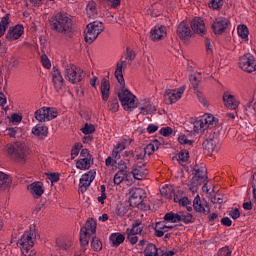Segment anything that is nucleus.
<instances>
[{"label":"nucleus","instance_id":"1","mask_svg":"<svg viewBox=\"0 0 256 256\" xmlns=\"http://www.w3.org/2000/svg\"><path fill=\"white\" fill-rule=\"evenodd\" d=\"M50 28L56 33H71L73 20L65 13H57L50 18Z\"/></svg>","mask_w":256,"mask_h":256},{"label":"nucleus","instance_id":"2","mask_svg":"<svg viewBox=\"0 0 256 256\" xmlns=\"http://www.w3.org/2000/svg\"><path fill=\"white\" fill-rule=\"evenodd\" d=\"M219 120L213 116V114H204L203 116L192 120L191 125L194 133L197 135H203L207 129H213L217 127Z\"/></svg>","mask_w":256,"mask_h":256},{"label":"nucleus","instance_id":"3","mask_svg":"<svg viewBox=\"0 0 256 256\" xmlns=\"http://www.w3.org/2000/svg\"><path fill=\"white\" fill-rule=\"evenodd\" d=\"M8 155H11L18 163H27V157L31 155V148L24 142H14L6 146Z\"/></svg>","mask_w":256,"mask_h":256},{"label":"nucleus","instance_id":"4","mask_svg":"<svg viewBox=\"0 0 256 256\" xmlns=\"http://www.w3.org/2000/svg\"><path fill=\"white\" fill-rule=\"evenodd\" d=\"M118 98L124 111H133V109H137V96H135L129 89L122 87L118 91Z\"/></svg>","mask_w":256,"mask_h":256},{"label":"nucleus","instance_id":"5","mask_svg":"<svg viewBox=\"0 0 256 256\" xmlns=\"http://www.w3.org/2000/svg\"><path fill=\"white\" fill-rule=\"evenodd\" d=\"M35 239H37V232L35 229L26 230L18 239L17 247L21 249L22 253H29L35 245Z\"/></svg>","mask_w":256,"mask_h":256},{"label":"nucleus","instance_id":"6","mask_svg":"<svg viewBox=\"0 0 256 256\" xmlns=\"http://www.w3.org/2000/svg\"><path fill=\"white\" fill-rule=\"evenodd\" d=\"M95 233H97V223L93 219H88L80 230V244L82 247L89 245L91 235H95Z\"/></svg>","mask_w":256,"mask_h":256},{"label":"nucleus","instance_id":"7","mask_svg":"<svg viewBox=\"0 0 256 256\" xmlns=\"http://www.w3.org/2000/svg\"><path fill=\"white\" fill-rule=\"evenodd\" d=\"M103 32V23L99 21L92 22L87 25L84 33H85V41L86 43H93L97 37H99L100 33Z\"/></svg>","mask_w":256,"mask_h":256},{"label":"nucleus","instance_id":"8","mask_svg":"<svg viewBox=\"0 0 256 256\" xmlns=\"http://www.w3.org/2000/svg\"><path fill=\"white\" fill-rule=\"evenodd\" d=\"M83 70L77 67L75 64H67L64 68V77L69 83L75 85L82 79Z\"/></svg>","mask_w":256,"mask_h":256},{"label":"nucleus","instance_id":"9","mask_svg":"<svg viewBox=\"0 0 256 256\" xmlns=\"http://www.w3.org/2000/svg\"><path fill=\"white\" fill-rule=\"evenodd\" d=\"M59 112L55 108L42 107L35 111V119L40 123H46V121H53L57 119Z\"/></svg>","mask_w":256,"mask_h":256},{"label":"nucleus","instance_id":"10","mask_svg":"<svg viewBox=\"0 0 256 256\" xmlns=\"http://www.w3.org/2000/svg\"><path fill=\"white\" fill-rule=\"evenodd\" d=\"M238 67L245 73H255L256 59L255 56L248 53L239 58Z\"/></svg>","mask_w":256,"mask_h":256},{"label":"nucleus","instance_id":"11","mask_svg":"<svg viewBox=\"0 0 256 256\" xmlns=\"http://www.w3.org/2000/svg\"><path fill=\"white\" fill-rule=\"evenodd\" d=\"M183 93H185V86L176 89H167L164 94L165 101L168 105H173V103H177L181 97H183Z\"/></svg>","mask_w":256,"mask_h":256},{"label":"nucleus","instance_id":"12","mask_svg":"<svg viewBox=\"0 0 256 256\" xmlns=\"http://www.w3.org/2000/svg\"><path fill=\"white\" fill-rule=\"evenodd\" d=\"M230 24L231 22L229 19L225 17H217L211 25L212 31L215 35H221L227 31V27H229Z\"/></svg>","mask_w":256,"mask_h":256},{"label":"nucleus","instance_id":"13","mask_svg":"<svg viewBox=\"0 0 256 256\" xmlns=\"http://www.w3.org/2000/svg\"><path fill=\"white\" fill-rule=\"evenodd\" d=\"M222 101L226 109H230V111H236V109H239V105H241L239 98L231 92H224Z\"/></svg>","mask_w":256,"mask_h":256},{"label":"nucleus","instance_id":"14","mask_svg":"<svg viewBox=\"0 0 256 256\" xmlns=\"http://www.w3.org/2000/svg\"><path fill=\"white\" fill-rule=\"evenodd\" d=\"M143 199H145V190L143 188H131L129 190V201L133 207L141 205Z\"/></svg>","mask_w":256,"mask_h":256},{"label":"nucleus","instance_id":"15","mask_svg":"<svg viewBox=\"0 0 256 256\" xmlns=\"http://www.w3.org/2000/svg\"><path fill=\"white\" fill-rule=\"evenodd\" d=\"M132 141L133 140H131V138L126 137L123 138L120 142H118L112 150V158L115 159L116 161H119V159H121V153L125 151L127 146L131 145Z\"/></svg>","mask_w":256,"mask_h":256},{"label":"nucleus","instance_id":"16","mask_svg":"<svg viewBox=\"0 0 256 256\" xmlns=\"http://www.w3.org/2000/svg\"><path fill=\"white\" fill-rule=\"evenodd\" d=\"M138 110L140 111V115H153L157 111V108H155L151 100L143 99L139 103Z\"/></svg>","mask_w":256,"mask_h":256},{"label":"nucleus","instance_id":"17","mask_svg":"<svg viewBox=\"0 0 256 256\" xmlns=\"http://www.w3.org/2000/svg\"><path fill=\"white\" fill-rule=\"evenodd\" d=\"M127 179V163L121 160L119 162V171L114 175L115 185H121Z\"/></svg>","mask_w":256,"mask_h":256},{"label":"nucleus","instance_id":"18","mask_svg":"<svg viewBox=\"0 0 256 256\" xmlns=\"http://www.w3.org/2000/svg\"><path fill=\"white\" fill-rule=\"evenodd\" d=\"M191 29L197 35H205L207 33V27L205 26V21L200 17H195L191 21Z\"/></svg>","mask_w":256,"mask_h":256},{"label":"nucleus","instance_id":"19","mask_svg":"<svg viewBox=\"0 0 256 256\" xmlns=\"http://www.w3.org/2000/svg\"><path fill=\"white\" fill-rule=\"evenodd\" d=\"M23 33H25V28L23 27V25H16L8 30L6 34V39L8 41H17V39L21 38Z\"/></svg>","mask_w":256,"mask_h":256},{"label":"nucleus","instance_id":"20","mask_svg":"<svg viewBox=\"0 0 256 256\" xmlns=\"http://www.w3.org/2000/svg\"><path fill=\"white\" fill-rule=\"evenodd\" d=\"M30 195L34 197V199H39L45 193V187L43 186V182H34L27 187Z\"/></svg>","mask_w":256,"mask_h":256},{"label":"nucleus","instance_id":"21","mask_svg":"<svg viewBox=\"0 0 256 256\" xmlns=\"http://www.w3.org/2000/svg\"><path fill=\"white\" fill-rule=\"evenodd\" d=\"M131 175L137 181H141L145 179L147 175H149V170L145 168V164H143L142 166L139 164H136L132 168Z\"/></svg>","mask_w":256,"mask_h":256},{"label":"nucleus","instance_id":"22","mask_svg":"<svg viewBox=\"0 0 256 256\" xmlns=\"http://www.w3.org/2000/svg\"><path fill=\"white\" fill-rule=\"evenodd\" d=\"M95 175H97V173L95 172V170H90L87 173L83 174L80 178V189H86L89 188L91 186V183H93V181L95 180Z\"/></svg>","mask_w":256,"mask_h":256},{"label":"nucleus","instance_id":"23","mask_svg":"<svg viewBox=\"0 0 256 256\" xmlns=\"http://www.w3.org/2000/svg\"><path fill=\"white\" fill-rule=\"evenodd\" d=\"M150 37L152 41H162L167 37V27L165 26H155L150 31Z\"/></svg>","mask_w":256,"mask_h":256},{"label":"nucleus","instance_id":"24","mask_svg":"<svg viewBox=\"0 0 256 256\" xmlns=\"http://www.w3.org/2000/svg\"><path fill=\"white\" fill-rule=\"evenodd\" d=\"M177 36L181 41H187L188 39H191V28L189 27V24L187 22L182 21L177 29Z\"/></svg>","mask_w":256,"mask_h":256},{"label":"nucleus","instance_id":"25","mask_svg":"<svg viewBox=\"0 0 256 256\" xmlns=\"http://www.w3.org/2000/svg\"><path fill=\"white\" fill-rule=\"evenodd\" d=\"M100 93L102 101H109L111 96V82L107 78H103L100 83Z\"/></svg>","mask_w":256,"mask_h":256},{"label":"nucleus","instance_id":"26","mask_svg":"<svg viewBox=\"0 0 256 256\" xmlns=\"http://www.w3.org/2000/svg\"><path fill=\"white\" fill-rule=\"evenodd\" d=\"M193 207L198 213H209V204L207 201L201 200L199 195L194 198Z\"/></svg>","mask_w":256,"mask_h":256},{"label":"nucleus","instance_id":"27","mask_svg":"<svg viewBox=\"0 0 256 256\" xmlns=\"http://www.w3.org/2000/svg\"><path fill=\"white\" fill-rule=\"evenodd\" d=\"M52 82L56 91H61V89H63V76L57 67H54L52 70Z\"/></svg>","mask_w":256,"mask_h":256},{"label":"nucleus","instance_id":"28","mask_svg":"<svg viewBox=\"0 0 256 256\" xmlns=\"http://www.w3.org/2000/svg\"><path fill=\"white\" fill-rule=\"evenodd\" d=\"M173 229V225L167 223V221L157 222L155 226L156 237H163L167 231Z\"/></svg>","mask_w":256,"mask_h":256},{"label":"nucleus","instance_id":"29","mask_svg":"<svg viewBox=\"0 0 256 256\" xmlns=\"http://www.w3.org/2000/svg\"><path fill=\"white\" fill-rule=\"evenodd\" d=\"M123 67H125V61L118 62L114 72L115 78L122 86L125 85V78H123Z\"/></svg>","mask_w":256,"mask_h":256},{"label":"nucleus","instance_id":"30","mask_svg":"<svg viewBox=\"0 0 256 256\" xmlns=\"http://www.w3.org/2000/svg\"><path fill=\"white\" fill-rule=\"evenodd\" d=\"M49 133V128L45 126V124L40 123L32 128V134L36 135V137H47Z\"/></svg>","mask_w":256,"mask_h":256},{"label":"nucleus","instance_id":"31","mask_svg":"<svg viewBox=\"0 0 256 256\" xmlns=\"http://www.w3.org/2000/svg\"><path fill=\"white\" fill-rule=\"evenodd\" d=\"M237 33L240 39H242L243 43L249 42V28H247V25H244V24L238 25Z\"/></svg>","mask_w":256,"mask_h":256},{"label":"nucleus","instance_id":"32","mask_svg":"<svg viewBox=\"0 0 256 256\" xmlns=\"http://www.w3.org/2000/svg\"><path fill=\"white\" fill-rule=\"evenodd\" d=\"M85 13L90 19L97 17V4L94 1H89L86 5Z\"/></svg>","mask_w":256,"mask_h":256},{"label":"nucleus","instance_id":"33","mask_svg":"<svg viewBox=\"0 0 256 256\" xmlns=\"http://www.w3.org/2000/svg\"><path fill=\"white\" fill-rule=\"evenodd\" d=\"M193 179H194V181H198V182L196 183V185L190 187V191H192V193H196L197 185L201 184V182H199V181H205V179H207V172L198 170Z\"/></svg>","mask_w":256,"mask_h":256},{"label":"nucleus","instance_id":"34","mask_svg":"<svg viewBox=\"0 0 256 256\" xmlns=\"http://www.w3.org/2000/svg\"><path fill=\"white\" fill-rule=\"evenodd\" d=\"M12 183L13 179L11 178V176L0 172V189H9Z\"/></svg>","mask_w":256,"mask_h":256},{"label":"nucleus","instance_id":"35","mask_svg":"<svg viewBox=\"0 0 256 256\" xmlns=\"http://www.w3.org/2000/svg\"><path fill=\"white\" fill-rule=\"evenodd\" d=\"M245 113L250 119L256 117V102L254 100H250L246 104Z\"/></svg>","mask_w":256,"mask_h":256},{"label":"nucleus","instance_id":"36","mask_svg":"<svg viewBox=\"0 0 256 256\" xmlns=\"http://www.w3.org/2000/svg\"><path fill=\"white\" fill-rule=\"evenodd\" d=\"M143 254L144 256H159V248L153 243H148Z\"/></svg>","mask_w":256,"mask_h":256},{"label":"nucleus","instance_id":"37","mask_svg":"<svg viewBox=\"0 0 256 256\" xmlns=\"http://www.w3.org/2000/svg\"><path fill=\"white\" fill-rule=\"evenodd\" d=\"M203 148L204 151H206L208 154L215 153V149H217V143L215 140H206L203 142Z\"/></svg>","mask_w":256,"mask_h":256},{"label":"nucleus","instance_id":"38","mask_svg":"<svg viewBox=\"0 0 256 256\" xmlns=\"http://www.w3.org/2000/svg\"><path fill=\"white\" fill-rule=\"evenodd\" d=\"M157 149H159V141L155 140L154 142L148 144L143 151L149 157L150 155H153Z\"/></svg>","mask_w":256,"mask_h":256},{"label":"nucleus","instance_id":"39","mask_svg":"<svg viewBox=\"0 0 256 256\" xmlns=\"http://www.w3.org/2000/svg\"><path fill=\"white\" fill-rule=\"evenodd\" d=\"M110 241L113 244V247H119V245L125 241V236H123V234L114 233L111 234Z\"/></svg>","mask_w":256,"mask_h":256},{"label":"nucleus","instance_id":"40","mask_svg":"<svg viewBox=\"0 0 256 256\" xmlns=\"http://www.w3.org/2000/svg\"><path fill=\"white\" fill-rule=\"evenodd\" d=\"M77 169L81 171H85L91 167V159L89 158H81L76 162Z\"/></svg>","mask_w":256,"mask_h":256},{"label":"nucleus","instance_id":"41","mask_svg":"<svg viewBox=\"0 0 256 256\" xmlns=\"http://www.w3.org/2000/svg\"><path fill=\"white\" fill-rule=\"evenodd\" d=\"M173 186L166 184L160 189V194L162 197H165L166 199H171L173 197Z\"/></svg>","mask_w":256,"mask_h":256},{"label":"nucleus","instance_id":"42","mask_svg":"<svg viewBox=\"0 0 256 256\" xmlns=\"http://www.w3.org/2000/svg\"><path fill=\"white\" fill-rule=\"evenodd\" d=\"M180 216L179 213L169 212L164 215V221L169 225V223H179Z\"/></svg>","mask_w":256,"mask_h":256},{"label":"nucleus","instance_id":"43","mask_svg":"<svg viewBox=\"0 0 256 256\" xmlns=\"http://www.w3.org/2000/svg\"><path fill=\"white\" fill-rule=\"evenodd\" d=\"M143 231V224L141 223V221H136L133 225L131 229H127L126 233H131L133 235H139V233H141Z\"/></svg>","mask_w":256,"mask_h":256},{"label":"nucleus","instance_id":"44","mask_svg":"<svg viewBox=\"0 0 256 256\" xmlns=\"http://www.w3.org/2000/svg\"><path fill=\"white\" fill-rule=\"evenodd\" d=\"M9 27V14H6L0 21V37L5 35L7 28Z\"/></svg>","mask_w":256,"mask_h":256},{"label":"nucleus","instance_id":"45","mask_svg":"<svg viewBox=\"0 0 256 256\" xmlns=\"http://www.w3.org/2000/svg\"><path fill=\"white\" fill-rule=\"evenodd\" d=\"M174 202L178 203L182 207H186V205H191V201H189V198L187 197H181L179 195H174Z\"/></svg>","mask_w":256,"mask_h":256},{"label":"nucleus","instance_id":"46","mask_svg":"<svg viewBox=\"0 0 256 256\" xmlns=\"http://www.w3.org/2000/svg\"><path fill=\"white\" fill-rule=\"evenodd\" d=\"M179 215V221H182V223H191L193 221V215L188 212H178Z\"/></svg>","mask_w":256,"mask_h":256},{"label":"nucleus","instance_id":"47","mask_svg":"<svg viewBox=\"0 0 256 256\" xmlns=\"http://www.w3.org/2000/svg\"><path fill=\"white\" fill-rule=\"evenodd\" d=\"M178 161L181 165H183V163H187V161H189V151L181 150L178 153Z\"/></svg>","mask_w":256,"mask_h":256},{"label":"nucleus","instance_id":"48","mask_svg":"<svg viewBox=\"0 0 256 256\" xmlns=\"http://www.w3.org/2000/svg\"><path fill=\"white\" fill-rule=\"evenodd\" d=\"M126 214H127V207H125V205L121 203L117 204L115 208V215H117L118 217H125Z\"/></svg>","mask_w":256,"mask_h":256},{"label":"nucleus","instance_id":"49","mask_svg":"<svg viewBox=\"0 0 256 256\" xmlns=\"http://www.w3.org/2000/svg\"><path fill=\"white\" fill-rule=\"evenodd\" d=\"M91 247L93 251H101V249H103V243L101 240H99V238L94 237L91 242Z\"/></svg>","mask_w":256,"mask_h":256},{"label":"nucleus","instance_id":"50","mask_svg":"<svg viewBox=\"0 0 256 256\" xmlns=\"http://www.w3.org/2000/svg\"><path fill=\"white\" fill-rule=\"evenodd\" d=\"M81 131L84 135H91L95 133V125L86 123L84 127L81 128Z\"/></svg>","mask_w":256,"mask_h":256},{"label":"nucleus","instance_id":"51","mask_svg":"<svg viewBox=\"0 0 256 256\" xmlns=\"http://www.w3.org/2000/svg\"><path fill=\"white\" fill-rule=\"evenodd\" d=\"M201 82V74L197 73L190 76V83L194 87V89H197L199 87V83Z\"/></svg>","mask_w":256,"mask_h":256},{"label":"nucleus","instance_id":"52","mask_svg":"<svg viewBox=\"0 0 256 256\" xmlns=\"http://www.w3.org/2000/svg\"><path fill=\"white\" fill-rule=\"evenodd\" d=\"M196 96L199 100V103H201V105H203V107H209V102L207 101V98H205V95H203V92L197 90Z\"/></svg>","mask_w":256,"mask_h":256},{"label":"nucleus","instance_id":"53","mask_svg":"<svg viewBox=\"0 0 256 256\" xmlns=\"http://www.w3.org/2000/svg\"><path fill=\"white\" fill-rule=\"evenodd\" d=\"M101 195L97 197L98 203H101V205L105 204V199H107V194L105 193L106 188L105 185L100 186Z\"/></svg>","mask_w":256,"mask_h":256},{"label":"nucleus","instance_id":"54","mask_svg":"<svg viewBox=\"0 0 256 256\" xmlns=\"http://www.w3.org/2000/svg\"><path fill=\"white\" fill-rule=\"evenodd\" d=\"M109 111H112V113L119 111V100L114 99L109 102Z\"/></svg>","mask_w":256,"mask_h":256},{"label":"nucleus","instance_id":"55","mask_svg":"<svg viewBox=\"0 0 256 256\" xmlns=\"http://www.w3.org/2000/svg\"><path fill=\"white\" fill-rule=\"evenodd\" d=\"M178 143H180L181 145H193V141L189 140L185 134H181L178 137Z\"/></svg>","mask_w":256,"mask_h":256},{"label":"nucleus","instance_id":"56","mask_svg":"<svg viewBox=\"0 0 256 256\" xmlns=\"http://www.w3.org/2000/svg\"><path fill=\"white\" fill-rule=\"evenodd\" d=\"M41 63L45 69H51V60H49V57L47 55L41 56Z\"/></svg>","mask_w":256,"mask_h":256},{"label":"nucleus","instance_id":"57","mask_svg":"<svg viewBox=\"0 0 256 256\" xmlns=\"http://www.w3.org/2000/svg\"><path fill=\"white\" fill-rule=\"evenodd\" d=\"M160 135H163V137H169L173 133V128L171 127H163L159 130Z\"/></svg>","mask_w":256,"mask_h":256},{"label":"nucleus","instance_id":"58","mask_svg":"<svg viewBox=\"0 0 256 256\" xmlns=\"http://www.w3.org/2000/svg\"><path fill=\"white\" fill-rule=\"evenodd\" d=\"M223 5V0H211L209 7L211 9H219Z\"/></svg>","mask_w":256,"mask_h":256},{"label":"nucleus","instance_id":"59","mask_svg":"<svg viewBox=\"0 0 256 256\" xmlns=\"http://www.w3.org/2000/svg\"><path fill=\"white\" fill-rule=\"evenodd\" d=\"M228 215L232 218V219H239L241 217V212L239 211V209L234 208L232 210H230L228 212Z\"/></svg>","mask_w":256,"mask_h":256},{"label":"nucleus","instance_id":"60","mask_svg":"<svg viewBox=\"0 0 256 256\" xmlns=\"http://www.w3.org/2000/svg\"><path fill=\"white\" fill-rule=\"evenodd\" d=\"M105 1L111 7V9H117V7H121V0H105Z\"/></svg>","mask_w":256,"mask_h":256},{"label":"nucleus","instance_id":"61","mask_svg":"<svg viewBox=\"0 0 256 256\" xmlns=\"http://www.w3.org/2000/svg\"><path fill=\"white\" fill-rule=\"evenodd\" d=\"M128 241H130L131 245H135L137 241H139V238L137 237V234H131L126 233Z\"/></svg>","mask_w":256,"mask_h":256},{"label":"nucleus","instance_id":"62","mask_svg":"<svg viewBox=\"0 0 256 256\" xmlns=\"http://www.w3.org/2000/svg\"><path fill=\"white\" fill-rule=\"evenodd\" d=\"M231 253L229 247H223L218 251V256H231Z\"/></svg>","mask_w":256,"mask_h":256},{"label":"nucleus","instance_id":"63","mask_svg":"<svg viewBox=\"0 0 256 256\" xmlns=\"http://www.w3.org/2000/svg\"><path fill=\"white\" fill-rule=\"evenodd\" d=\"M7 131H8L9 137H17V131H19V128L18 127L8 128Z\"/></svg>","mask_w":256,"mask_h":256},{"label":"nucleus","instance_id":"64","mask_svg":"<svg viewBox=\"0 0 256 256\" xmlns=\"http://www.w3.org/2000/svg\"><path fill=\"white\" fill-rule=\"evenodd\" d=\"M79 155V144L75 145V147L72 148L71 150V157L72 159H75Z\"/></svg>","mask_w":256,"mask_h":256}]
</instances>
